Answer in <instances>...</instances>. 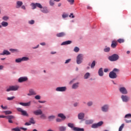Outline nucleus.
Masks as SVG:
<instances>
[{
	"mask_svg": "<svg viewBox=\"0 0 131 131\" xmlns=\"http://www.w3.org/2000/svg\"><path fill=\"white\" fill-rule=\"evenodd\" d=\"M4 113H5V114L6 115H8L9 114H12V112L10 111H5Z\"/></svg>",
	"mask_w": 131,
	"mask_h": 131,
	"instance_id": "49530a36",
	"label": "nucleus"
},
{
	"mask_svg": "<svg viewBox=\"0 0 131 131\" xmlns=\"http://www.w3.org/2000/svg\"><path fill=\"white\" fill-rule=\"evenodd\" d=\"M40 11L42 12V13H44L45 14H48V13H49V10H48L47 7H42Z\"/></svg>",
	"mask_w": 131,
	"mask_h": 131,
	"instance_id": "f3484780",
	"label": "nucleus"
},
{
	"mask_svg": "<svg viewBox=\"0 0 131 131\" xmlns=\"http://www.w3.org/2000/svg\"><path fill=\"white\" fill-rule=\"evenodd\" d=\"M0 55L1 56H5V55L8 56L11 55V52H9L8 50H4L2 53H0Z\"/></svg>",
	"mask_w": 131,
	"mask_h": 131,
	"instance_id": "2eb2a0df",
	"label": "nucleus"
},
{
	"mask_svg": "<svg viewBox=\"0 0 131 131\" xmlns=\"http://www.w3.org/2000/svg\"><path fill=\"white\" fill-rule=\"evenodd\" d=\"M77 106H78V103L76 102L74 104V107H77Z\"/></svg>",
	"mask_w": 131,
	"mask_h": 131,
	"instance_id": "69168bd1",
	"label": "nucleus"
},
{
	"mask_svg": "<svg viewBox=\"0 0 131 131\" xmlns=\"http://www.w3.org/2000/svg\"><path fill=\"white\" fill-rule=\"evenodd\" d=\"M71 16H72V18H74V15H73V13H71L70 15H69V17L70 18H71Z\"/></svg>",
	"mask_w": 131,
	"mask_h": 131,
	"instance_id": "680f3d73",
	"label": "nucleus"
},
{
	"mask_svg": "<svg viewBox=\"0 0 131 131\" xmlns=\"http://www.w3.org/2000/svg\"><path fill=\"white\" fill-rule=\"evenodd\" d=\"M23 5V2L21 1H16V9H20Z\"/></svg>",
	"mask_w": 131,
	"mask_h": 131,
	"instance_id": "9b49d317",
	"label": "nucleus"
},
{
	"mask_svg": "<svg viewBox=\"0 0 131 131\" xmlns=\"http://www.w3.org/2000/svg\"><path fill=\"white\" fill-rule=\"evenodd\" d=\"M56 118V117L54 115L50 116L48 117V119L49 120H53V119H55Z\"/></svg>",
	"mask_w": 131,
	"mask_h": 131,
	"instance_id": "e433bc0d",
	"label": "nucleus"
},
{
	"mask_svg": "<svg viewBox=\"0 0 131 131\" xmlns=\"http://www.w3.org/2000/svg\"><path fill=\"white\" fill-rule=\"evenodd\" d=\"M92 127L93 128H97V127H98V125H97V123H95V124H93L92 125Z\"/></svg>",
	"mask_w": 131,
	"mask_h": 131,
	"instance_id": "603ef678",
	"label": "nucleus"
},
{
	"mask_svg": "<svg viewBox=\"0 0 131 131\" xmlns=\"http://www.w3.org/2000/svg\"><path fill=\"white\" fill-rule=\"evenodd\" d=\"M87 105L88 106H89V107H90L91 106H93V102L92 101H89L87 103Z\"/></svg>",
	"mask_w": 131,
	"mask_h": 131,
	"instance_id": "3c124183",
	"label": "nucleus"
},
{
	"mask_svg": "<svg viewBox=\"0 0 131 131\" xmlns=\"http://www.w3.org/2000/svg\"><path fill=\"white\" fill-rule=\"evenodd\" d=\"M17 110L18 112H21V115H23L24 116H28V114H27L26 111H24L20 107L17 108Z\"/></svg>",
	"mask_w": 131,
	"mask_h": 131,
	"instance_id": "0eeeda50",
	"label": "nucleus"
},
{
	"mask_svg": "<svg viewBox=\"0 0 131 131\" xmlns=\"http://www.w3.org/2000/svg\"><path fill=\"white\" fill-rule=\"evenodd\" d=\"M90 76H91V74H90V73H86L84 76V78L85 79H88Z\"/></svg>",
	"mask_w": 131,
	"mask_h": 131,
	"instance_id": "bb28decb",
	"label": "nucleus"
},
{
	"mask_svg": "<svg viewBox=\"0 0 131 131\" xmlns=\"http://www.w3.org/2000/svg\"><path fill=\"white\" fill-rule=\"evenodd\" d=\"M28 78L27 77H21L18 79V82H24V81H27Z\"/></svg>",
	"mask_w": 131,
	"mask_h": 131,
	"instance_id": "ddd939ff",
	"label": "nucleus"
},
{
	"mask_svg": "<svg viewBox=\"0 0 131 131\" xmlns=\"http://www.w3.org/2000/svg\"><path fill=\"white\" fill-rule=\"evenodd\" d=\"M36 95V92L33 89H30L29 90V93L27 94V96H35Z\"/></svg>",
	"mask_w": 131,
	"mask_h": 131,
	"instance_id": "1a4fd4ad",
	"label": "nucleus"
},
{
	"mask_svg": "<svg viewBox=\"0 0 131 131\" xmlns=\"http://www.w3.org/2000/svg\"><path fill=\"white\" fill-rule=\"evenodd\" d=\"M71 42H72V41H71L70 40L66 41L63 42L61 44V46H66V45H70V43H71Z\"/></svg>",
	"mask_w": 131,
	"mask_h": 131,
	"instance_id": "5701e85b",
	"label": "nucleus"
},
{
	"mask_svg": "<svg viewBox=\"0 0 131 131\" xmlns=\"http://www.w3.org/2000/svg\"><path fill=\"white\" fill-rule=\"evenodd\" d=\"M12 131H21L20 128L17 127L16 128H13L11 129Z\"/></svg>",
	"mask_w": 131,
	"mask_h": 131,
	"instance_id": "f704fd0d",
	"label": "nucleus"
},
{
	"mask_svg": "<svg viewBox=\"0 0 131 131\" xmlns=\"http://www.w3.org/2000/svg\"><path fill=\"white\" fill-rule=\"evenodd\" d=\"M55 91L56 92H66L67 91V86H61V87H57L56 88Z\"/></svg>",
	"mask_w": 131,
	"mask_h": 131,
	"instance_id": "423d86ee",
	"label": "nucleus"
},
{
	"mask_svg": "<svg viewBox=\"0 0 131 131\" xmlns=\"http://www.w3.org/2000/svg\"><path fill=\"white\" fill-rule=\"evenodd\" d=\"M41 118L42 119H46V115L43 114H42L40 116Z\"/></svg>",
	"mask_w": 131,
	"mask_h": 131,
	"instance_id": "6e6d98bb",
	"label": "nucleus"
},
{
	"mask_svg": "<svg viewBox=\"0 0 131 131\" xmlns=\"http://www.w3.org/2000/svg\"><path fill=\"white\" fill-rule=\"evenodd\" d=\"M6 118H7V119H14V118H15V117L14 116L9 115L7 116Z\"/></svg>",
	"mask_w": 131,
	"mask_h": 131,
	"instance_id": "c9c22d12",
	"label": "nucleus"
},
{
	"mask_svg": "<svg viewBox=\"0 0 131 131\" xmlns=\"http://www.w3.org/2000/svg\"><path fill=\"white\" fill-rule=\"evenodd\" d=\"M9 51H10V52H12V53H15V52H16V53H18V52H19V50H18L17 49H10Z\"/></svg>",
	"mask_w": 131,
	"mask_h": 131,
	"instance_id": "58836bf2",
	"label": "nucleus"
},
{
	"mask_svg": "<svg viewBox=\"0 0 131 131\" xmlns=\"http://www.w3.org/2000/svg\"><path fill=\"white\" fill-rule=\"evenodd\" d=\"M29 24H30L31 25H32V24H34V20H31L28 21Z\"/></svg>",
	"mask_w": 131,
	"mask_h": 131,
	"instance_id": "864d4df0",
	"label": "nucleus"
},
{
	"mask_svg": "<svg viewBox=\"0 0 131 131\" xmlns=\"http://www.w3.org/2000/svg\"><path fill=\"white\" fill-rule=\"evenodd\" d=\"M29 58L27 57H23L21 58V61L22 62H24L25 61H29Z\"/></svg>",
	"mask_w": 131,
	"mask_h": 131,
	"instance_id": "7c9ffc66",
	"label": "nucleus"
},
{
	"mask_svg": "<svg viewBox=\"0 0 131 131\" xmlns=\"http://www.w3.org/2000/svg\"><path fill=\"white\" fill-rule=\"evenodd\" d=\"M15 62L16 63H21V62H22V58H19L16 59Z\"/></svg>",
	"mask_w": 131,
	"mask_h": 131,
	"instance_id": "72a5a7b5",
	"label": "nucleus"
},
{
	"mask_svg": "<svg viewBox=\"0 0 131 131\" xmlns=\"http://www.w3.org/2000/svg\"><path fill=\"white\" fill-rule=\"evenodd\" d=\"M123 127H124V124H122L119 128V131H122Z\"/></svg>",
	"mask_w": 131,
	"mask_h": 131,
	"instance_id": "a19ab883",
	"label": "nucleus"
},
{
	"mask_svg": "<svg viewBox=\"0 0 131 131\" xmlns=\"http://www.w3.org/2000/svg\"><path fill=\"white\" fill-rule=\"evenodd\" d=\"M125 118H131V114H128L125 116Z\"/></svg>",
	"mask_w": 131,
	"mask_h": 131,
	"instance_id": "09e8293b",
	"label": "nucleus"
},
{
	"mask_svg": "<svg viewBox=\"0 0 131 131\" xmlns=\"http://www.w3.org/2000/svg\"><path fill=\"white\" fill-rule=\"evenodd\" d=\"M41 97H40V95H36L35 96V99L36 100H40Z\"/></svg>",
	"mask_w": 131,
	"mask_h": 131,
	"instance_id": "a18cd8bd",
	"label": "nucleus"
},
{
	"mask_svg": "<svg viewBox=\"0 0 131 131\" xmlns=\"http://www.w3.org/2000/svg\"><path fill=\"white\" fill-rule=\"evenodd\" d=\"M18 89H19V86L18 85L10 86L6 90V92H11V91L15 92L16 91H18Z\"/></svg>",
	"mask_w": 131,
	"mask_h": 131,
	"instance_id": "39448f33",
	"label": "nucleus"
},
{
	"mask_svg": "<svg viewBox=\"0 0 131 131\" xmlns=\"http://www.w3.org/2000/svg\"><path fill=\"white\" fill-rule=\"evenodd\" d=\"M98 75L100 76H103L104 75V72H103V68H101L98 70Z\"/></svg>",
	"mask_w": 131,
	"mask_h": 131,
	"instance_id": "a211bd4d",
	"label": "nucleus"
},
{
	"mask_svg": "<svg viewBox=\"0 0 131 131\" xmlns=\"http://www.w3.org/2000/svg\"><path fill=\"white\" fill-rule=\"evenodd\" d=\"M78 119H83L84 118V114L83 113H80L78 115Z\"/></svg>",
	"mask_w": 131,
	"mask_h": 131,
	"instance_id": "6ab92c4d",
	"label": "nucleus"
},
{
	"mask_svg": "<svg viewBox=\"0 0 131 131\" xmlns=\"http://www.w3.org/2000/svg\"><path fill=\"white\" fill-rule=\"evenodd\" d=\"M46 102L47 101L46 100H43V101L39 100L38 101V102L41 103V104H44V103H46Z\"/></svg>",
	"mask_w": 131,
	"mask_h": 131,
	"instance_id": "bf43d9fd",
	"label": "nucleus"
},
{
	"mask_svg": "<svg viewBox=\"0 0 131 131\" xmlns=\"http://www.w3.org/2000/svg\"><path fill=\"white\" fill-rule=\"evenodd\" d=\"M117 46V42H116V41H115V40L113 41L111 45L112 48H113V49H115V48H116Z\"/></svg>",
	"mask_w": 131,
	"mask_h": 131,
	"instance_id": "412c9836",
	"label": "nucleus"
},
{
	"mask_svg": "<svg viewBox=\"0 0 131 131\" xmlns=\"http://www.w3.org/2000/svg\"><path fill=\"white\" fill-rule=\"evenodd\" d=\"M49 5L51 7H54V6H55V1H54V0H50L49 1Z\"/></svg>",
	"mask_w": 131,
	"mask_h": 131,
	"instance_id": "393cba45",
	"label": "nucleus"
},
{
	"mask_svg": "<svg viewBox=\"0 0 131 131\" xmlns=\"http://www.w3.org/2000/svg\"><path fill=\"white\" fill-rule=\"evenodd\" d=\"M69 3H70L71 5H73V3H74V0H68Z\"/></svg>",
	"mask_w": 131,
	"mask_h": 131,
	"instance_id": "4d7b16f0",
	"label": "nucleus"
},
{
	"mask_svg": "<svg viewBox=\"0 0 131 131\" xmlns=\"http://www.w3.org/2000/svg\"><path fill=\"white\" fill-rule=\"evenodd\" d=\"M59 131H65L66 130V127L65 126H59Z\"/></svg>",
	"mask_w": 131,
	"mask_h": 131,
	"instance_id": "c756f323",
	"label": "nucleus"
},
{
	"mask_svg": "<svg viewBox=\"0 0 131 131\" xmlns=\"http://www.w3.org/2000/svg\"><path fill=\"white\" fill-rule=\"evenodd\" d=\"M70 61H71V59H67V60H66L65 64H68V63H69Z\"/></svg>",
	"mask_w": 131,
	"mask_h": 131,
	"instance_id": "13d9d810",
	"label": "nucleus"
},
{
	"mask_svg": "<svg viewBox=\"0 0 131 131\" xmlns=\"http://www.w3.org/2000/svg\"><path fill=\"white\" fill-rule=\"evenodd\" d=\"M121 99L123 102H127L128 101V97L126 95H122Z\"/></svg>",
	"mask_w": 131,
	"mask_h": 131,
	"instance_id": "dca6fc26",
	"label": "nucleus"
},
{
	"mask_svg": "<svg viewBox=\"0 0 131 131\" xmlns=\"http://www.w3.org/2000/svg\"><path fill=\"white\" fill-rule=\"evenodd\" d=\"M62 18H67L68 17V14L66 13H63L62 15Z\"/></svg>",
	"mask_w": 131,
	"mask_h": 131,
	"instance_id": "5fc2aeb1",
	"label": "nucleus"
},
{
	"mask_svg": "<svg viewBox=\"0 0 131 131\" xmlns=\"http://www.w3.org/2000/svg\"><path fill=\"white\" fill-rule=\"evenodd\" d=\"M93 122H94L93 120H88L85 121V123L86 124H92V123H93Z\"/></svg>",
	"mask_w": 131,
	"mask_h": 131,
	"instance_id": "a878e982",
	"label": "nucleus"
},
{
	"mask_svg": "<svg viewBox=\"0 0 131 131\" xmlns=\"http://www.w3.org/2000/svg\"><path fill=\"white\" fill-rule=\"evenodd\" d=\"M15 98V96H12L11 97H7L8 101H12Z\"/></svg>",
	"mask_w": 131,
	"mask_h": 131,
	"instance_id": "c03bdc74",
	"label": "nucleus"
},
{
	"mask_svg": "<svg viewBox=\"0 0 131 131\" xmlns=\"http://www.w3.org/2000/svg\"><path fill=\"white\" fill-rule=\"evenodd\" d=\"M36 6L37 8H39V9H40V10L42 8V6H41V4H40V3H36Z\"/></svg>",
	"mask_w": 131,
	"mask_h": 131,
	"instance_id": "37998d69",
	"label": "nucleus"
},
{
	"mask_svg": "<svg viewBox=\"0 0 131 131\" xmlns=\"http://www.w3.org/2000/svg\"><path fill=\"white\" fill-rule=\"evenodd\" d=\"M58 117H60V118H62V119H65L66 118V117L63 114H59L58 115Z\"/></svg>",
	"mask_w": 131,
	"mask_h": 131,
	"instance_id": "cd10ccee",
	"label": "nucleus"
},
{
	"mask_svg": "<svg viewBox=\"0 0 131 131\" xmlns=\"http://www.w3.org/2000/svg\"><path fill=\"white\" fill-rule=\"evenodd\" d=\"M65 35H66V34L64 32L59 33L56 34L57 37H63V36H65Z\"/></svg>",
	"mask_w": 131,
	"mask_h": 131,
	"instance_id": "4be33fe9",
	"label": "nucleus"
},
{
	"mask_svg": "<svg viewBox=\"0 0 131 131\" xmlns=\"http://www.w3.org/2000/svg\"><path fill=\"white\" fill-rule=\"evenodd\" d=\"M19 105H21V106H28L29 107V106H30V105H31V101H29L28 102H20L19 103Z\"/></svg>",
	"mask_w": 131,
	"mask_h": 131,
	"instance_id": "f8f14e48",
	"label": "nucleus"
},
{
	"mask_svg": "<svg viewBox=\"0 0 131 131\" xmlns=\"http://www.w3.org/2000/svg\"><path fill=\"white\" fill-rule=\"evenodd\" d=\"M104 51L106 52V53H108V52H110V48L109 47H106V48H105L104 49Z\"/></svg>",
	"mask_w": 131,
	"mask_h": 131,
	"instance_id": "79ce46f5",
	"label": "nucleus"
},
{
	"mask_svg": "<svg viewBox=\"0 0 131 131\" xmlns=\"http://www.w3.org/2000/svg\"><path fill=\"white\" fill-rule=\"evenodd\" d=\"M68 126H69V127H71V128H73V130L74 131H84V130L83 128L74 127V124L71 123H68Z\"/></svg>",
	"mask_w": 131,
	"mask_h": 131,
	"instance_id": "7ed1b4c3",
	"label": "nucleus"
},
{
	"mask_svg": "<svg viewBox=\"0 0 131 131\" xmlns=\"http://www.w3.org/2000/svg\"><path fill=\"white\" fill-rule=\"evenodd\" d=\"M30 122L31 123V124L32 123V124H34V123H35V121H34V119H33V118H31L30 120Z\"/></svg>",
	"mask_w": 131,
	"mask_h": 131,
	"instance_id": "de8ad7c7",
	"label": "nucleus"
},
{
	"mask_svg": "<svg viewBox=\"0 0 131 131\" xmlns=\"http://www.w3.org/2000/svg\"><path fill=\"white\" fill-rule=\"evenodd\" d=\"M9 19H10V18H9V16H4L2 17V19H3L4 21H8V20H9Z\"/></svg>",
	"mask_w": 131,
	"mask_h": 131,
	"instance_id": "2f4dec72",
	"label": "nucleus"
},
{
	"mask_svg": "<svg viewBox=\"0 0 131 131\" xmlns=\"http://www.w3.org/2000/svg\"><path fill=\"white\" fill-rule=\"evenodd\" d=\"M82 61H83V54H79L77 56L76 62L77 64H81L82 63Z\"/></svg>",
	"mask_w": 131,
	"mask_h": 131,
	"instance_id": "f03ea898",
	"label": "nucleus"
},
{
	"mask_svg": "<svg viewBox=\"0 0 131 131\" xmlns=\"http://www.w3.org/2000/svg\"><path fill=\"white\" fill-rule=\"evenodd\" d=\"M95 66H96V61L94 60L91 63V68L92 69H94V68H95Z\"/></svg>",
	"mask_w": 131,
	"mask_h": 131,
	"instance_id": "c85d7f7f",
	"label": "nucleus"
},
{
	"mask_svg": "<svg viewBox=\"0 0 131 131\" xmlns=\"http://www.w3.org/2000/svg\"><path fill=\"white\" fill-rule=\"evenodd\" d=\"M1 25L3 27H7V26L9 25V23H8V22L7 21H2L1 23Z\"/></svg>",
	"mask_w": 131,
	"mask_h": 131,
	"instance_id": "b1692460",
	"label": "nucleus"
},
{
	"mask_svg": "<svg viewBox=\"0 0 131 131\" xmlns=\"http://www.w3.org/2000/svg\"><path fill=\"white\" fill-rule=\"evenodd\" d=\"M79 85V83L78 82L74 83L72 85V89H73V90H76V89L78 88Z\"/></svg>",
	"mask_w": 131,
	"mask_h": 131,
	"instance_id": "aec40b11",
	"label": "nucleus"
},
{
	"mask_svg": "<svg viewBox=\"0 0 131 131\" xmlns=\"http://www.w3.org/2000/svg\"><path fill=\"white\" fill-rule=\"evenodd\" d=\"M35 115H41L42 114V111L41 110H37L33 112Z\"/></svg>",
	"mask_w": 131,
	"mask_h": 131,
	"instance_id": "4468645a",
	"label": "nucleus"
},
{
	"mask_svg": "<svg viewBox=\"0 0 131 131\" xmlns=\"http://www.w3.org/2000/svg\"><path fill=\"white\" fill-rule=\"evenodd\" d=\"M115 72H119V70L117 69H114L113 71L111 72L109 74V77L110 78L115 79L117 77V75Z\"/></svg>",
	"mask_w": 131,
	"mask_h": 131,
	"instance_id": "f257e3e1",
	"label": "nucleus"
},
{
	"mask_svg": "<svg viewBox=\"0 0 131 131\" xmlns=\"http://www.w3.org/2000/svg\"><path fill=\"white\" fill-rule=\"evenodd\" d=\"M31 125V123L30 122H26L25 124V125Z\"/></svg>",
	"mask_w": 131,
	"mask_h": 131,
	"instance_id": "0e129e2a",
	"label": "nucleus"
},
{
	"mask_svg": "<svg viewBox=\"0 0 131 131\" xmlns=\"http://www.w3.org/2000/svg\"><path fill=\"white\" fill-rule=\"evenodd\" d=\"M74 51L75 52V53H78V52H79V48L77 47H75Z\"/></svg>",
	"mask_w": 131,
	"mask_h": 131,
	"instance_id": "ea45409f",
	"label": "nucleus"
},
{
	"mask_svg": "<svg viewBox=\"0 0 131 131\" xmlns=\"http://www.w3.org/2000/svg\"><path fill=\"white\" fill-rule=\"evenodd\" d=\"M108 71H109V69H104V72L106 73V72H108Z\"/></svg>",
	"mask_w": 131,
	"mask_h": 131,
	"instance_id": "774afa93",
	"label": "nucleus"
},
{
	"mask_svg": "<svg viewBox=\"0 0 131 131\" xmlns=\"http://www.w3.org/2000/svg\"><path fill=\"white\" fill-rule=\"evenodd\" d=\"M96 124L97 125V126L99 127V126H101V125L103 124V121L99 122L98 123H96Z\"/></svg>",
	"mask_w": 131,
	"mask_h": 131,
	"instance_id": "8fccbe9b",
	"label": "nucleus"
},
{
	"mask_svg": "<svg viewBox=\"0 0 131 131\" xmlns=\"http://www.w3.org/2000/svg\"><path fill=\"white\" fill-rule=\"evenodd\" d=\"M20 8H21L23 10H26V7L24 5L21 6Z\"/></svg>",
	"mask_w": 131,
	"mask_h": 131,
	"instance_id": "052dcab7",
	"label": "nucleus"
},
{
	"mask_svg": "<svg viewBox=\"0 0 131 131\" xmlns=\"http://www.w3.org/2000/svg\"><path fill=\"white\" fill-rule=\"evenodd\" d=\"M119 59V56L117 54H114L110 57H108V60L110 61H112V62H114L115 61H117Z\"/></svg>",
	"mask_w": 131,
	"mask_h": 131,
	"instance_id": "20e7f679",
	"label": "nucleus"
},
{
	"mask_svg": "<svg viewBox=\"0 0 131 131\" xmlns=\"http://www.w3.org/2000/svg\"><path fill=\"white\" fill-rule=\"evenodd\" d=\"M31 7H32L33 10H34L35 9H36V3H31Z\"/></svg>",
	"mask_w": 131,
	"mask_h": 131,
	"instance_id": "473e14b6",
	"label": "nucleus"
},
{
	"mask_svg": "<svg viewBox=\"0 0 131 131\" xmlns=\"http://www.w3.org/2000/svg\"><path fill=\"white\" fill-rule=\"evenodd\" d=\"M1 107L2 109H4V110H6V109H7V106H4L3 105H1Z\"/></svg>",
	"mask_w": 131,
	"mask_h": 131,
	"instance_id": "338daca9",
	"label": "nucleus"
},
{
	"mask_svg": "<svg viewBox=\"0 0 131 131\" xmlns=\"http://www.w3.org/2000/svg\"><path fill=\"white\" fill-rule=\"evenodd\" d=\"M120 92L123 95H126L127 94V90L124 87H121L119 88Z\"/></svg>",
	"mask_w": 131,
	"mask_h": 131,
	"instance_id": "6e6552de",
	"label": "nucleus"
},
{
	"mask_svg": "<svg viewBox=\"0 0 131 131\" xmlns=\"http://www.w3.org/2000/svg\"><path fill=\"white\" fill-rule=\"evenodd\" d=\"M117 41L119 43H122L124 42V39L120 38L117 40Z\"/></svg>",
	"mask_w": 131,
	"mask_h": 131,
	"instance_id": "4c0bfd02",
	"label": "nucleus"
},
{
	"mask_svg": "<svg viewBox=\"0 0 131 131\" xmlns=\"http://www.w3.org/2000/svg\"><path fill=\"white\" fill-rule=\"evenodd\" d=\"M20 129H23V130H27V128H24V127H20Z\"/></svg>",
	"mask_w": 131,
	"mask_h": 131,
	"instance_id": "e2e57ef3",
	"label": "nucleus"
},
{
	"mask_svg": "<svg viewBox=\"0 0 131 131\" xmlns=\"http://www.w3.org/2000/svg\"><path fill=\"white\" fill-rule=\"evenodd\" d=\"M101 110L103 112H107L108 110H109V105L105 104L101 107Z\"/></svg>",
	"mask_w": 131,
	"mask_h": 131,
	"instance_id": "9d476101",
	"label": "nucleus"
}]
</instances>
